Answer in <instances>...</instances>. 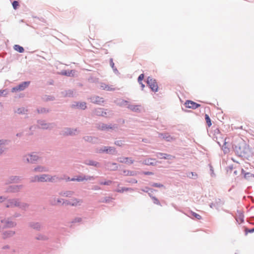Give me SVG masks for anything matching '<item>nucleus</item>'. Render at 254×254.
Segmentation results:
<instances>
[{
    "label": "nucleus",
    "instance_id": "obj_45",
    "mask_svg": "<svg viewBox=\"0 0 254 254\" xmlns=\"http://www.w3.org/2000/svg\"><path fill=\"white\" fill-rule=\"evenodd\" d=\"M3 200H4V198L2 197V196H0V202L3 201Z\"/></svg>",
    "mask_w": 254,
    "mask_h": 254
},
{
    "label": "nucleus",
    "instance_id": "obj_17",
    "mask_svg": "<svg viewBox=\"0 0 254 254\" xmlns=\"http://www.w3.org/2000/svg\"><path fill=\"white\" fill-rule=\"evenodd\" d=\"M102 151L106 152L109 153H113L115 151V149L112 147H104Z\"/></svg>",
    "mask_w": 254,
    "mask_h": 254
},
{
    "label": "nucleus",
    "instance_id": "obj_50",
    "mask_svg": "<svg viewBox=\"0 0 254 254\" xmlns=\"http://www.w3.org/2000/svg\"><path fill=\"white\" fill-rule=\"evenodd\" d=\"M127 171H125L124 173H125V175L127 173Z\"/></svg>",
    "mask_w": 254,
    "mask_h": 254
},
{
    "label": "nucleus",
    "instance_id": "obj_37",
    "mask_svg": "<svg viewBox=\"0 0 254 254\" xmlns=\"http://www.w3.org/2000/svg\"><path fill=\"white\" fill-rule=\"evenodd\" d=\"M32 227L34 229H39L40 227V225L38 223H36L33 225Z\"/></svg>",
    "mask_w": 254,
    "mask_h": 254
},
{
    "label": "nucleus",
    "instance_id": "obj_11",
    "mask_svg": "<svg viewBox=\"0 0 254 254\" xmlns=\"http://www.w3.org/2000/svg\"><path fill=\"white\" fill-rule=\"evenodd\" d=\"M100 87L102 89L106 90L107 91H112L115 90V88L113 87L112 86H109L108 85L104 83H100Z\"/></svg>",
    "mask_w": 254,
    "mask_h": 254
},
{
    "label": "nucleus",
    "instance_id": "obj_26",
    "mask_svg": "<svg viewBox=\"0 0 254 254\" xmlns=\"http://www.w3.org/2000/svg\"><path fill=\"white\" fill-rule=\"evenodd\" d=\"M131 190V189H130V188H123L120 190H117V191L119 192H123L125 191H127V190Z\"/></svg>",
    "mask_w": 254,
    "mask_h": 254
},
{
    "label": "nucleus",
    "instance_id": "obj_30",
    "mask_svg": "<svg viewBox=\"0 0 254 254\" xmlns=\"http://www.w3.org/2000/svg\"><path fill=\"white\" fill-rule=\"evenodd\" d=\"M144 75L143 74H141L139 76V77L138 78V81L139 83H141V82L144 79Z\"/></svg>",
    "mask_w": 254,
    "mask_h": 254
},
{
    "label": "nucleus",
    "instance_id": "obj_15",
    "mask_svg": "<svg viewBox=\"0 0 254 254\" xmlns=\"http://www.w3.org/2000/svg\"><path fill=\"white\" fill-rule=\"evenodd\" d=\"M90 179V177L86 178V177L85 176H78V177H77V178H72V179H71V181H77L80 182V181H83L84 180H87Z\"/></svg>",
    "mask_w": 254,
    "mask_h": 254
},
{
    "label": "nucleus",
    "instance_id": "obj_38",
    "mask_svg": "<svg viewBox=\"0 0 254 254\" xmlns=\"http://www.w3.org/2000/svg\"><path fill=\"white\" fill-rule=\"evenodd\" d=\"M223 149L225 153H228L229 152V149L224 146H223Z\"/></svg>",
    "mask_w": 254,
    "mask_h": 254
},
{
    "label": "nucleus",
    "instance_id": "obj_5",
    "mask_svg": "<svg viewBox=\"0 0 254 254\" xmlns=\"http://www.w3.org/2000/svg\"><path fill=\"white\" fill-rule=\"evenodd\" d=\"M185 105L187 108L192 109H195L200 106V104L190 100H187L185 103Z\"/></svg>",
    "mask_w": 254,
    "mask_h": 254
},
{
    "label": "nucleus",
    "instance_id": "obj_32",
    "mask_svg": "<svg viewBox=\"0 0 254 254\" xmlns=\"http://www.w3.org/2000/svg\"><path fill=\"white\" fill-rule=\"evenodd\" d=\"M61 203H62V200L60 199H57V200H54V201L53 202V204H55V205L59 204Z\"/></svg>",
    "mask_w": 254,
    "mask_h": 254
},
{
    "label": "nucleus",
    "instance_id": "obj_25",
    "mask_svg": "<svg viewBox=\"0 0 254 254\" xmlns=\"http://www.w3.org/2000/svg\"><path fill=\"white\" fill-rule=\"evenodd\" d=\"M27 110H25L24 108H19L17 111V113L18 114H24L25 112H26Z\"/></svg>",
    "mask_w": 254,
    "mask_h": 254
},
{
    "label": "nucleus",
    "instance_id": "obj_29",
    "mask_svg": "<svg viewBox=\"0 0 254 254\" xmlns=\"http://www.w3.org/2000/svg\"><path fill=\"white\" fill-rule=\"evenodd\" d=\"M19 206V204L17 203V201L16 200H12V201L10 202V204H9V206ZM9 206V205L8 206Z\"/></svg>",
    "mask_w": 254,
    "mask_h": 254
},
{
    "label": "nucleus",
    "instance_id": "obj_48",
    "mask_svg": "<svg viewBox=\"0 0 254 254\" xmlns=\"http://www.w3.org/2000/svg\"><path fill=\"white\" fill-rule=\"evenodd\" d=\"M64 75H70V73H66V72H65L64 73Z\"/></svg>",
    "mask_w": 254,
    "mask_h": 254
},
{
    "label": "nucleus",
    "instance_id": "obj_19",
    "mask_svg": "<svg viewBox=\"0 0 254 254\" xmlns=\"http://www.w3.org/2000/svg\"><path fill=\"white\" fill-rule=\"evenodd\" d=\"M96 114L98 116H102L106 115V113L103 111V109L99 108L96 110L95 111Z\"/></svg>",
    "mask_w": 254,
    "mask_h": 254
},
{
    "label": "nucleus",
    "instance_id": "obj_22",
    "mask_svg": "<svg viewBox=\"0 0 254 254\" xmlns=\"http://www.w3.org/2000/svg\"><path fill=\"white\" fill-rule=\"evenodd\" d=\"M46 171V169L44 167H38L34 169L35 172H44Z\"/></svg>",
    "mask_w": 254,
    "mask_h": 254
},
{
    "label": "nucleus",
    "instance_id": "obj_23",
    "mask_svg": "<svg viewBox=\"0 0 254 254\" xmlns=\"http://www.w3.org/2000/svg\"><path fill=\"white\" fill-rule=\"evenodd\" d=\"M73 192L71 191H66L61 194L63 196L70 197L72 195Z\"/></svg>",
    "mask_w": 254,
    "mask_h": 254
},
{
    "label": "nucleus",
    "instance_id": "obj_1",
    "mask_svg": "<svg viewBox=\"0 0 254 254\" xmlns=\"http://www.w3.org/2000/svg\"><path fill=\"white\" fill-rule=\"evenodd\" d=\"M234 149L236 153L239 156L246 157L250 152L249 145L241 138L236 139L234 142Z\"/></svg>",
    "mask_w": 254,
    "mask_h": 254
},
{
    "label": "nucleus",
    "instance_id": "obj_47",
    "mask_svg": "<svg viewBox=\"0 0 254 254\" xmlns=\"http://www.w3.org/2000/svg\"><path fill=\"white\" fill-rule=\"evenodd\" d=\"M239 221L240 223H242L243 221V220L242 218H239Z\"/></svg>",
    "mask_w": 254,
    "mask_h": 254
},
{
    "label": "nucleus",
    "instance_id": "obj_40",
    "mask_svg": "<svg viewBox=\"0 0 254 254\" xmlns=\"http://www.w3.org/2000/svg\"><path fill=\"white\" fill-rule=\"evenodd\" d=\"M112 182L110 181H109L108 182H104V183H102V184H103V185H110L111 184Z\"/></svg>",
    "mask_w": 254,
    "mask_h": 254
},
{
    "label": "nucleus",
    "instance_id": "obj_7",
    "mask_svg": "<svg viewBox=\"0 0 254 254\" xmlns=\"http://www.w3.org/2000/svg\"><path fill=\"white\" fill-rule=\"evenodd\" d=\"M29 83L30 82L28 81L24 82L19 84L18 86L13 88L12 91L14 92L17 90H23L29 85Z\"/></svg>",
    "mask_w": 254,
    "mask_h": 254
},
{
    "label": "nucleus",
    "instance_id": "obj_4",
    "mask_svg": "<svg viewBox=\"0 0 254 254\" xmlns=\"http://www.w3.org/2000/svg\"><path fill=\"white\" fill-rule=\"evenodd\" d=\"M0 221L3 228H11L16 225L14 222L10 221L9 219L0 220Z\"/></svg>",
    "mask_w": 254,
    "mask_h": 254
},
{
    "label": "nucleus",
    "instance_id": "obj_39",
    "mask_svg": "<svg viewBox=\"0 0 254 254\" xmlns=\"http://www.w3.org/2000/svg\"><path fill=\"white\" fill-rule=\"evenodd\" d=\"M216 205H219L221 203V200L220 199H218V200H216Z\"/></svg>",
    "mask_w": 254,
    "mask_h": 254
},
{
    "label": "nucleus",
    "instance_id": "obj_49",
    "mask_svg": "<svg viewBox=\"0 0 254 254\" xmlns=\"http://www.w3.org/2000/svg\"><path fill=\"white\" fill-rule=\"evenodd\" d=\"M145 174H147V175H149V174H151L152 173L150 172H146V173H145Z\"/></svg>",
    "mask_w": 254,
    "mask_h": 254
},
{
    "label": "nucleus",
    "instance_id": "obj_24",
    "mask_svg": "<svg viewBox=\"0 0 254 254\" xmlns=\"http://www.w3.org/2000/svg\"><path fill=\"white\" fill-rule=\"evenodd\" d=\"M191 215L192 216L195 217L197 220H200L201 219V216L199 214H197L195 212H191Z\"/></svg>",
    "mask_w": 254,
    "mask_h": 254
},
{
    "label": "nucleus",
    "instance_id": "obj_36",
    "mask_svg": "<svg viewBox=\"0 0 254 254\" xmlns=\"http://www.w3.org/2000/svg\"><path fill=\"white\" fill-rule=\"evenodd\" d=\"M153 187L160 188L163 187V185L160 184L154 183L152 185Z\"/></svg>",
    "mask_w": 254,
    "mask_h": 254
},
{
    "label": "nucleus",
    "instance_id": "obj_27",
    "mask_svg": "<svg viewBox=\"0 0 254 254\" xmlns=\"http://www.w3.org/2000/svg\"><path fill=\"white\" fill-rule=\"evenodd\" d=\"M74 133L71 130L70 128H66V130L65 131L64 134L66 135H70Z\"/></svg>",
    "mask_w": 254,
    "mask_h": 254
},
{
    "label": "nucleus",
    "instance_id": "obj_44",
    "mask_svg": "<svg viewBox=\"0 0 254 254\" xmlns=\"http://www.w3.org/2000/svg\"><path fill=\"white\" fill-rule=\"evenodd\" d=\"M139 84H140L141 85V86L142 89H143V88H144V87H145L144 84H143L142 83V82H141V83H139Z\"/></svg>",
    "mask_w": 254,
    "mask_h": 254
},
{
    "label": "nucleus",
    "instance_id": "obj_8",
    "mask_svg": "<svg viewBox=\"0 0 254 254\" xmlns=\"http://www.w3.org/2000/svg\"><path fill=\"white\" fill-rule=\"evenodd\" d=\"M118 161L122 163L127 164H132L134 162V160L131 158L128 157H120L118 158Z\"/></svg>",
    "mask_w": 254,
    "mask_h": 254
},
{
    "label": "nucleus",
    "instance_id": "obj_46",
    "mask_svg": "<svg viewBox=\"0 0 254 254\" xmlns=\"http://www.w3.org/2000/svg\"><path fill=\"white\" fill-rule=\"evenodd\" d=\"M2 148H3V146H2V147L0 146V154H1L2 153Z\"/></svg>",
    "mask_w": 254,
    "mask_h": 254
},
{
    "label": "nucleus",
    "instance_id": "obj_33",
    "mask_svg": "<svg viewBox=\"0 0 254 254\" xmlns=\"http://www.w3.org/2000/svg\"><path fill=\"white\" fill-rule=\"evenodd\" d=\"M191 175V176L189 175V177L192 178H196L197 176V174L195 173L191 172L190 174Z\"/></svg>",
    "mask_w": 254,
    "mask_h": 254
},
{
    "label": "nucleus",
    "instance_id": "obj_18",
    "mask_svg": "<svg viewBox=\"0 0 254 254\" xmlns=\"http://www.w3.org/2000/svg\"><path fill=\"white\" fill-rule=\"evenodd\" d=\"M14 49L20 53H23L24 51L23 48L18 45H15Z\"/></svg>",
    "mask_w": 254,
    "mask_h": 254
},
{
    "label": "nucleus",
    "instance_id": "obj_21",
    "mask_svg": "<svg viewBox=\"0 0 254 254\" xmlns=\"http://www.w3.org/2000/svg\"><path fill=\"white\" fill-rule=\"evenodd\" d=\"M205 121H206L207 126H208V127H210L212 125L211 121V119L209 118V116L207 114H205Z\"/></svg>",
    "mask_w": 254,
    "mask_h": 254
},
{
    "label": "nucleus",
    "instance_id": "obj_41",
    "mask_svg": "<svg viewBox=\"0 0 254 254\" xmlns=\"http://www.w3.org/2000/svg\"><path fill=\"white\" fill-rule=\"evenodd\" d=\"M115 144L119 146H121L123 144L121 141H118L115 143Z\"/></svg>",
    "mask_w": 254,
    "mask_h": 254
},
{
    "label": "nucleus",
    "instance_id": "obj_52",
    "mask_svg": "<svg viewBox=\"0 0 254 254\" xmlns=\"http://www.w3.org/2000/svg\"><path fill=\"white\" fill-rule=\"evenodd\" d=\"M161 137H162L163 138H164V136H163V135H161Z\"/></svg>",
    "mask_w": 254,
    "mask_h": 254
},
{
    "label": "nucleus",
    "instance_id": "obj_16",
    "mask_svg": "<svg viewBox=\"0 0 254 254\" xmlns=\"http://www.w3.org/2000/svg\"><path fill=\"white\" fill-rule=\"evenodd\" d=\"M128 108L132 111L137 112L140 111V106L130 105L128 106Z\"/></svg>",
    "mask_w": 254,
    "mask_h": 254
},
{
    "label": "nucleus",
    "instance_id": "obj_35",
    "mask_svg": "<svg viewBox=\"0 0 254 254\" xmlns=\"http://www.w3.org/2000/svg\"><path fill=\"white\" fill-rule=\"evenodd\" d=\"M127 173L126 174V175L127 176H133L135 175V173L134 172H131L127 171Z\"/></svg>",
    "mask_w": 254,
    "mask_h": 254
},
{
    "label": "nucleus",
    "instance_id": "obj_14",
    "mask_svg": "<svg viewBox=\"0 0 254 254\" xmlns=\"http://www.w3.org/2000/svg\"><path fill=\"white\" fill-rule=\"evenodd\" d=\"M15 234V232L12 231H5L3 234V238L4 239L10 237Z\"/></svg>",
    "mask_w": 254,
    "mask_h": 254
},
{
    "label": "nucleus",
    "instance_id": "obj_51",
    "mask_svg": "<svg viewBox=\"0 0 254 254\" xmlns=\"http://www.w3.org/2000/svg\"><path fill=\"white\" fill-rule=\"evenodd\" d=\"M16 190H15L14 189H13V190H11V191H16Z\"/></svg>",
    "mask_w": 254,
    "mask_h": 254
},
{
    "label": "nucleus",
    "instance_id": "obj_31",
    "mask_svg": "<svg viewBox=\"0 0 254 254\" xmlns=\"http://www.w3.org/2000/svg\"><path fill=\"white\" fill-rule=\"evenodd\" d=\"M254 232V228L253 229H248L246 228L245 232L246 234H247L249 233H253Z\"/></svg>",
    "mask_w": 254,
    "mask_h": 254
},
{
    "label": "nucleus",
    "instance_id": "obj_13",
    "mask_svg": "<svg viewBox=\"0 0 254 254\" xmlns=\"http://www.w3.org/2000/svg\"><path fill=\"white\" fill-rule=\"evenodd\" d=\"M157 157H158V158H159L160 159H170L172 157V156L170 155L164 154L162 153H158Z\"/></svg>",
    "mask_w": 254,
    "mask_h": 254
},
{
    "label": "nucleus",
    "instance_id": "obj_9",
    "mask_svg": "<svg viewBox=\"0 0 254 254\" xmlns=\"http://www.w3.org/2000/svg\"><path fill=\"white\" fill-rule=\"evenodd\" d=\"M91 100L92 103L97 104H101L104 103L103 98L98 96H93L91 97Z\"/></svg>",
    "mask_w": 254,
    "mask_h": 254
},
{
    "label": "nucleus",
    "instance_id": "obj_34",
    "mask_svg": "<svg viewBox=\"0 0 254 254\" xmlns=\"http://www.w3.org/2000/svg\"><path fill=\"white\" fill-rule=\"evenodd\" d=\"M36 239L37 240H43L47 239V237L46 236H43V235L42 236L41 235V236H40L38 237H37Z\"/></svg>",
    "mask_w": 254,
    "mask_h": 254
},
{
    "label": "nucleus",
    "instance_id": "obj_53",
    "mask_svg": "<svg viewBox=\"0 0 254 254\" xmlns=\"http://www.w3.org/2000/svg\"><path fill=\"white\" fill-rule=\"evenodd\" d=\"M226 142H225V143H224V146H225V145H226Z\"/></svg>",
    "mask_w": 254,
    "mask_h": 254
},
{
    "label": "nucleus",
    "instance_id": "obj_12",
    "mask_svg": "<svg viewBox=\"0 0 254 254\" xmlns=\"http://www.w3.org/2000/svg\"><path fill=\"white\" fill-rule=\"evenodd\" d=\"M143 163L147 165H154L156 164V161L154 159L148 158L144 160Z\"/></svg>",
    "mask_w": 254,
    "mask_h": 254
},
{
    "label": "nucleus",
    "instance_id": "obj_6",
    "mask_svg": "<svg viewBox=\"0 0 254 254\" xmlns=\"http://www.w3.org/2000/svg\"><path fill=\"white\" fill-rule=\"evenodd\" d=\"M25 157L26 158L27 162L31 163H35V162L37 161L39 158L37 155L33 154L26 156Z\"/></svg>",
    "mask_w": 254,
    "mask_h": 254
},
{
    "label": "nucleus",
    "instance_id": "obj_43",
    "mask_svg": "<svg viewBox=\"0 0 254 254\" xmlns=\"http://www.w3.org/2000/svg\"><path fill=\"white\" fill-rule=\"evenodd\" d=\"M101 129H107L108 128V127L107 126H102L101 127H100Z\"/></svg>",
    "mask_w": 254,
    "mask_h": 254
},
{
    "label": "nucleus",
    "instance_id": "obj_28",
    "mask_svg": "<svg viewBox=\"0 0 254 254\" xmlns=\"http://www.w3.org/2000/svg\"><path fill=\"white\" fill-rule=\"evenodd\" d=\"M12 6L14 9H17V7L19 6L18 2L17 1H14L12 2Z\"/></svg>",
    "mask_w": 254,
    "mask_h": 254
},
{
    "label": "nucleus",
    "instance_id": "obj_3",
    "mask_svg": "<svg viewBox=\"0 0 254 254\" xmlns=\"http://www.w3.org/2000/svg\"><path fill=\"white\" fill-rule=\"evenodd\" d=\"M147 83L153 91L157 92L158 91V86L155 79L148 77L147 79Z\"/></svg>",
    "mask_w": 254,
    "mask_h": 254
},
{
    "label": "nucleus",
    "instance_id": "obj_2",
    "mask_svg": "<svg viewBox=\"0 0 254 254\" xmlns=\"http://www.w3.org/2000/svg\"><path fill=\"white\" fill-rule=\"evenodd\" d=\"M58 179V178L55 176H51L48 175H42L40 176H36L34 178V179L32 180L33 182H53L56 181Z\"/></svg>",
    "mask_w": 254,
    "mask_h": 254
},
{
    "label": "nucleus",
    "instance_id": "obj_10",
    "mask_svg": "<svg viewBox=\"0 0 254 254\" xmlns=\"http://www.w3.org/2000/svg\"><path fill=\"white\" fill-rule=\"evenodd\" d=\"M81 201L78 200L76 199H72L70 200H66V202L64 201L63 203H66L68 205L72 206H76L81 203Z\"/></svg>",
    "mask_w": 254,
    "mask_h": 254
},
{
    "label": "nucleus",
    "instance_id": "obj_20",
    "mask_svg": "<svg viewBox=\"0 0 254 254\" xmlns=\"http://www.w3.org/2000/svg\"><path fill=\"white\" fill-rule=\"evenodd\" d=\"M75 106L78 109H83L84 110L86 108V103L85 102L80 103H77Z\"/></svg>",
    "mask_w": 254,
    "mask_h": 254
},
{
    "label": "nucleus",
    "instance_id": "obj_42",
    "mask_svg": "<svg viewBox=\"0 0 254 254\" xmlns=\"http://www.w3.org/2000/svg\"><path fill=\"white\" fill-rule=\"evenodd\" d=\"M210 207L211 208L215 207H216V204L215 203H211L210 204Z\"/></svg>",
    "mask_w": 254,
    "mask_h": 254
}]
</instances>
